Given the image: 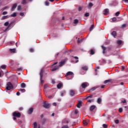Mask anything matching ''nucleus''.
Here are the masks:
<instances>
[{
	"label": "nucleus",
	"mask_w": 128,
	"mask_h": 128,
	"mask_svg": "<svg viewBox=\"0 0 128 128\" xmlns=\"http://www.w3.org/2000/svg\"><path fill=\"white\" fill-rule=\"evenodd\" d=\"M43 106L45 108H50V104L48 102H44Z\"/></svg>",
	"instance_id": "5"
},
{
	"label": "nucleus",
	"mask_w": 128,
	"mask_h": 128,
	"mask_svg": "<svg viewBox=\"0 0 128 128\" xmlns=\"http://www.w3.org/2000/svg\"><path fill=\"white\" fill-rule=\"evenodd\" d=\"M122 42L120 40H118L117 41V43L118 44H122Z\"/></svg>",
	"instance_id": "32"
},
{
	"label": "nucleus",
	"mask_w": 128,
	"mask_h": 128,
	"mask_svg": "<svg viewBox=\"0 0 128 128\" xmlns=\"http://www.w3.org/2000/svg\"><path fill=\"white\" fill-rule=\"evenodd\" d=\"M104 88V86L102 85L101 86V88Z\"/></svg>",
	"instance_id": "62"
},
{
	"label": "nucleus",
	"mask_w": 128,
	"mask_h": 128,
	"mask_svg": "<svg viewBox=\"0 0 128 128\" xmlns=\"http://www.w3.org/2000/svg\"><path fill=\"white\" fill-rule=\"evenodd\" d=\"M88 86V82H84V83H82V88H86V86Z\"/></svg>",
	"instance_id": "8"
},
{
	"label": "nucleus",
	"mask_w": 128,
	"mask_h": 128,
	"mask_svg": "<svg viewBox=\"0 0 128 128\" xmlns=\"http://www.w3.org/2000/svg\"><path fill=\"white\" fill-rule=\"evenodd\" d=\"M21 8H22V6H20V5L18 6V10H20Z\"/></svg>",
	"instance_id": "29"
},
{
	"label": "nucleus",
	"mask_w": 128,
	"mask_h": 128,
	"mask_svg": "<svg viewBox=\"0 0 128 128\" xmlns=\"http://www.w3.org/2000/svg\"><path fill=\"white\" fill-rule=\"evenodd\" d=\"M21 88H26V84L22 83L21 84Z\"/></svg>",
	"instance_id": "20"
},
{
	"label": "nucleus",
	"mask_w": 128,
	"mask_h": 128,
	"mask_svg": "<svg viewBox=\"0 0 128 128\" xmlns=\"http://www.w3.org/2000/svg\"><path fill=\"white\" fill-rule=\"evenodd\" d=\"M80 106H82V102H80L77 104V108H80Z\"/></svg>",
	"instance_id": "17"
},
{
	"label": "nucleus",
	"mask_w": 128,
	"mask_h": 128,
	"mask_svg": "<svg viewBox=\"0 0 128 128\" xmlns=\"http://www.w3.org/2000/svg\"><path fill=\"white\" fill-rule=\"evenodd\" d=\"M78 20L75 19L74 20V24H78Z\"/></svg>",
	"instance_id": "36"
},
{
	"label": "nucleus",
	"mask_w": 128,
	"mask_h": 128,
	"mask_svg": "<svg viewBox=\"0 0 128 128\" xmlns=\"http://www.w3.org/2000/svg\"><path fill=\"white\" fill-rule=\"evenodd\" d=\"M30 52H34V48H32L30 50Z\"/></svg>",
	"instance_id": "35"
},
{
	"label": "nucleus",
	"mask_w": 128,
	"mask_h": 128,
	"mask_svg": "<svg viewBox=\"0 0 128 128\" xmlns=\"http://www.w3.org/2000/svg\"><path fill=\"white\" fill-rule=\"evenodd\" d=\"M20 14L21 16H24V12H20Z\"/></svg>",
	"instance_id": "43"
},
{
	"label": "nucleus",
	"mask_w": 128,
	"mask_h": 128,
	"mask_svg": "<svg viewBox=\"0 0 128 128\" xmlns=\"http://www.w3.org/2000/svg\"><path fill=\"white\" fill-rule=\"evenodd\" d=\"M13 116H16L17 118H20V113L18 112H14L13 113Z\"/></svg>",
	"instance_id": "7"
},
{
	"label": "nucleus",
	"mask_w": 128,
	"mask_h": 128,
	"mask_svg": "<svg viewBox=\"0 0 128 128\" xmlns=\"http://www.w3.org/2000/svg\"><path fill=\"white\" fill-rule=\"evenodd\" d=\"M92 30H94V24H92L91 26V27L90 28V31L92 32Z\"/></svg>",
	"instance_id": "28"
},
{
	"label": "nucleus",
	"mask_w": 128,
	"mask_h": 128,
	"mask_svg": "<svg viewBox=\"0 0 128 128\" xmlns=\"http://www.w3.org/2000/svg\"><path fill=\"white\" fill-rule=\"evenodd\" d=\"M64 94H66V91H64L63 92H62L61 93H60V96H64Z\"/></svg>",
	"instance_id": "33"
},
{
	"label": "nucleus",
	"mask_w": 128,
	"mask_h": 128,
	"mask_svg": "<svg viewBox=\"0 0 128 128\" xmlns=\"http://www.w3.org/2000/svg\"><path fill=\"white\" fill-rule=\"evenodd\" d=\"M4 26H8V22H5Z\"/></svg>",
	"instance_id": "41"
},
{
	"label": "nucleus",
	"mask_w": 128,
	"mask_h": 128,
	"mask_svg": "<svg viewBox=\"0 0 128 128\" xmlns=\"http://www.w3.org/2000/svg\"><path fill=\"white\" fill-rule=\"evenodd\" d=\"M10 52L12 54H14V52H16V48L10 49Z\"/></svg>",
	"instance_id": "14"
},
{
	"label": "nucleus",
	"mask_w": 128,
	"mask_h": 128,
	"mask_svg": "<svg viewBox=\"0 0 128 128\" xmlns=\"http://www.w3.org/2000/svg\"><path fill=\"white\" fill-rule=\"evenodd\" d=\"M74 58H75L76 60H78V56H74Z\"/></svg>",
	"instance_id": "59"
},
{
	"label": "nucleus",
	"mask_w": 128,
	"mask_h": 128,
	"mask_svg": "<svg viewBox=\"0 0 128 128\" xmlns=\"http://www.w3.org/2000/svg\"><path fill=\"white\" fill-rule=\"evenodd\" d=\"M0 68L3 70H5V68H6V65H2Z\"/></svg>",
	"instance_id": "25"
},
{
	"label": "nucleus",
	"mask_w": 128,
	"mask_h": 128,
	"mask_svg": "<svg viewBox=\"0 0 128 128\" xmlns=\"http://www.w3.org/2000/svg\"><path fill=\"white\" fill-rule=\"evenodd\" d=\"M53 106H56V103L54 102L53 103Z\"/></svg>",
	"instance_id": "54"
},
{
	"label": "nucleus",
	"mask_w": 128,
	"mask_h": 128,
	"mask_svg": "<svg viewBox=\"0 0 128 128\" xmlns=\"http://www.w3.org/2000/svg\"><path fill=\"white\" fill-rule=\"evenodd\" d=\"M100 69V67H96V69H95V70L96 72L97 70H99Z\"/></svg>",
	"instance_id": "58"
},
{
	"label": "nucleus",
	"mask_w": 128,
	"mask_h": 128,
	"mask_svg": "<svg viewBox=\"0 0 128 128\" xmlns=\"http://www.w3.org/2000/svg\"><path fill=\"white\" fill-rule=\"evenodd\" d=\"M65 62H66L64 61H62L61 62H60L58 66L52 69L51 70H52V72H54V70H58V68H61V66H64V64Z\"/></svg>",
	"instance_id": "1"
},
{
	"label": "nucleus",
	"mask_w": 128,
	"mask_h": 128,
	"mask_svg": "<svg viewBox=\"0 0 128 128\" xmlns=\"http://www.w3.org/2000/svg\"><path fill=\"white\" fill-rule=\"evenodd\" d=\"M8 8V6H5L4 7L2 10H6V8Z\"/></svg>",
	"instance_id": "56"
},
{
	"label": "nucleus",
	"mask_w": 128,
	"mask_h": 128,
	"mask_svg": "<svg viewBox=\"0 0 128 128\" xmlns=\"http://www.w3.org/2000/svg\"><path fill=\"white\" fill-rule=\"evenodd\" d=\"M82 70H88V68L86 66H84L82 68Z\"/></svg>",
	"instance_id": "21"
},
{
	"label": "nucleus",
	"mask_w": 128,
	"mask_h": 128,
	"mask_svg": "<svg viewBox=\"0 0 128 128\" xmlns=\"http://www.w3.org/2000/svg\"><path fill=\"white\" fill-rule=\"evenodd\" d=\"M27 2H28L27 0H23L22 2V4H26Z\"/></svg>",
	"instance_id": "23"
},
{
	"label": "nucleus",
	"mask_w": 128,
	"mask_h": 128,
	"mask_svg": "<svg viewBox=\"0 0 128 128\" xmlns=\"http://www.w3.org/2000/svg\"><path fill=\"white\" fill-rule=\"evenodd\" d=\"M98 104H100L102 102V99L100 98H98L97 100Z\"/></svg>",
	"instance_id": "22"
},
{
	"label": "nucleus",
	"mask_w": 128,
	"mask_h": 128,
	"mask_svg": "<svg viewBox=\"0 0 128 128\" xmlns=\"http://www.w3.org/2000/svg\"><path fill=\"white\" fill-rule=\"evenodd\" d=\"M102 126L104 128H108V125H106V124H103Z\"/></svg>",
	"instance_id": "39"
},
{
	"label": "nucleus",
	"mask_w": 128,
	"mask_h": 128,
	"mask_svg": "<svg viewBox=\"0 0 128 128\" xmlns=\"http://www.w3.org/2000/svg\"><path fill=\"white\" fill-rule=\"evenodd\" d=\"M52 82L54 84L56 82L54 81V80H52Z\"/></svg>",
	"instance_id": "49"
},
{
	"label": "nucleus",
	"mask_w": 128,
	"mask_h": 128,
	"mask_svg": "<svg viewBox=\"0 0 128 128\" xmlns=\"http://www.w3.org/2000/svg\"><path fill=\"white\" fill-rule=\"evenodd\" d=\"M92 98V95L91 94V95H90V96H88L86 97V100H88V98Z\"/></svg>",
	"instance_id": "26"
},
{
	"label": "nucleus",
	"mask_w": 128,
	"mask_h": 128,
	"mask_svg": "<svg viewBox=\"0 0 128 128\" xmlns=\"http://www.w3.org/2000/svg\"><path fill=\"white\" fill-rule=\"evenodd\" d=\"M122 70H124V67L122 66Z\"/></svg>",
	"instance_id": "64"
},
{
	"label": "nucleus",
	"mask_w": 128,
	"mask_h": 128,
	"mask_svg": "<svg viewBox=\"0 0 128 128\" xmlns=\"http://www.w3.org/2000/svg\"><path fill=\"white\" fill-rule=\"evenodd\" d=\"M92 6H94V4H92V3L90 2V3L88 4V8H92Z\"/></svg>",
	"instance_id": "16"
},
{
	"label": "nucleus",
	"mask_w": 128,
	"mask_h": 128,
	"mask_svg": "<svg viewBox=\"0 0 128 128\" xmlns=\"http://www.w3.org/2000/svg\"><path fill=\"white\" fill-rule=\"evenodd\" d=\"M62 84L59 83L58 85H57V88H62Z\"/></svg>",
	"instance_id": "15"
},
{
	"label": "nucleus",
	"mask_w": 128,
	"mask_h": 128,
	"mask_svg": "<svg viewBox=\"0 0 128 128\" xmlns=\"http://www.w3.org/2000/svg\"><path fill=\"white\" fill-rule=\"evenodd\" d=\"M110 10H108V9L106 8L103 11V14H104V16H107V14H108Z\"/></svg>",
	"instance_id": "6"
},
{
	"label": "nucleus",
	"mask_w": 128,
	"mask_h": 128,
	"mask_svg": "<svg viewBox=\"0 0 128 128\" xmlns=\"http://www.w3.org/2000/svg\"><path fill=\"white\" fill-rule=\"evenodd\" d=\"M62 128H68V125H65L63 126Z\"/></svg>",
	"instance_id": "42"
},
{
	"label": "nucleus",
	"mask_w": 128,
	"mask_h": 128,
	"mask_svg": "<svg viewBox=\"0 0 128 128\" xmlns=\"http://www.w3.org/2000/svg\"><path fill=\"white\" fill-rule=\"evenodd\" d=\"M119 15H120V12H116V14H115V16H118Z\"/></svg>",
	"instance_id": "34"
},
{
	"label": "nucleus",
	"mask_w": 128,
	"mask_h": 128,
	"mask_svg": "<svg viewBox=\"0 0 128 128\" xmlns=\"http://www.w3.org/2000/svg\"><path fill=\"white\" fill-rule=\"evenodd\" d=\"M94 108H96V106H92L90 107V110L92 111L93 110H94Z\"/></svg>",
	"instance_id": "13"
},
{
	"label": "nucleus",
	"mask_w": 128,
	"mask_h": 128,
	"mask_svg": "<svg viewBox=\"0 0 128 128\" xmlns=\"http://www.w3.org/2000/svg\"><path fill=\"white\" fill-rule=\"evenodd\" d=\"M71 76V78H68V80H72V78H74V72H68L66 74V76Z\"/></svg>",
	"instance_id": "4"
},
{
	"label": "nucleus",
	"mask_w": 128,
	"mask_h": 128,
	"mask_svg": "<svg viewBox=\"0 0 128 128\" xmlns=\"http://www.w3.org/2000/svg\"><path fill=\"white\" fill-rule=\"evenodd\" d=\"M112 82V80H106L104 82V84H108V82Z\"/></svg>",
	"instance_id": "18"
},
{
	"label": "nucleus",
	"mask_w": 128,
	"mask_h": 128,
	"mask_svg": "<svg viewBox=\"0 0 128 128\" xmlns=\"http://www.w3.org/2000/svg\"><path fill=\"white\" fill-rule=\"evenodd\" d=\"M112 22H116V18L114 17L112 18Z\"/></svg>",
	"instance_id": "38"
},
{
	"label": "nucleus",
	"mask_w": 128,
	"mask_h": 128,
	"mask_svg": "<svg viewBox=\"0 0 128 128\" xmlns=\"http://www.w3.org/2000/svg\"><path fill=\"white\" fill-rule=\"evenodd\" d=\"M8 14V12H2V14L4 15V14Z\"/></svg>",
	"instance_id": "45"
},
{
	"label": "nucleus",
	"mask_w": 128,
	"mask_h": 128,
	"mask_svg": "<svg viewBox=\"0 0 128 128\" xmlns=\"http://www.w3.org/2000/svg\"><path fill=\"white\" fill-rule=\"evenodd\" d=\"M49 5H50V2H48V1H46L45 6H48Z\"/></svg>",
	"instance_id": "27"
},
{
	"label": "nucleus",
	"mask_w": 128,
	"mask_h": 128,
	"mask_svg": "<svg viewBox=\"0 0 128 128\" xmlns=\"http://www.w3.org/2000/svg\"><path fill=\"white\" fill-rule=\"evenodd\" d=\"M84 16L86 17H88V16H90V13L87 12V13L85 14Z\"/></svg>",
	"instance_id": "37"
},
{
	"label": "nucleus",
	"mask_w": 128,
	"mask_h": 128,
	"mask_svg": "<svg viewBox=\"0 0 128 128\" xmlns=\"http://www.w3.org/2000/svg\"><path fill=\"white\" fill-rule=\"evenodd\" d=\"M70 94L72 96H74V90H70Z\"/></svg>",
	"instance_id": "12"
},
{
	"label": "nucleus",
	"mask_w": 128,
	"mask_h": 128,
	"mask_svg": "<svg viewBox=\"0 0 128 128\" xmlns=\"http://www.w3.org/2000/svg\"><path fill=\"white\" fill-rule=\"evenodd\" d=\"M78 10H82V8L81 7L78 8Z\"/></svg>",
	"instance_id": "63"
},
{
	"label": "nucleus",
	"mask_w": 128,
	"mask_h": 128,
	"mask_svg": "<svg viewBox=\"0 0 128 128\" xmlns=\"http://www.w3.org/2000/svg\"><path fill=\"white\" fill-rule=\"evenodd\" d=\"M58 64V62H55L52 64V66H54V64Z\"/></svg>",
	"instance_id": "57"
},
{
	"label": "nucleus",
	"mask_w": 128,
	"mask_h": 128,
	"mask_svg": "<svg viewBox=\"0 0 128 128\" xmlns=\"http://www.w3.org/2000/svg\"><path fill=\"white\" fill-rule=\"evenodd\" d=\"M20 92H26V90L24 89H20Z\"/></svg>",
	"instance_id": "30"
},
{
	"label": "nucleus",
	"mask_w": 128,
	"mask_h": 128,
	"mask_svg": "<svg viewBox=\"0 0 128 128\" xmlns=\"http://www.w3.org/2000/svg\"><path fill=\"white\" fill-rule=\"evenodd\" d=\"M122 26V28H126V24H123Z\"/></svg>",
	"instance_id": "53"
},
{
	"label": "nucleus",
	"mask_w": 128,
	"mask_h": 128,
	"mask_svg": "<svg viewBox=\"0 0 128 128\" xmlns=\"http://www.w3.org/2000/svg\"><path fill=\"white\" fill-rule=\"evenodd\" d=\"M111 34L114 36V38H116V31H114L112 32Z\"/></svg>",
	"instance_id": "11"
},
{
	"label": "nucleus",
	"mask_w": 128,
	"mask_h": 128,
	"mask_svg": "<svg viewBox=\"0 0 128 128\" xmlns=\"http://www.w3.org/2000/svg\"><path fill=\"white\" fill-rule=\"evenodd\" d=\"M20 92H16V96H20Z\"/></svg>",
	"instance_id": "60"
},
{
	"label": "nucleus",
	"mask_w": 128,
	"mask_h": 128,
	"mask_svg": "<svg viewBox=\"0 0 128 128\" xmlns=\"http://www.w3.org/2000/svg\"><path fill=\"white\" fill-rule=\"evenodd\" d=\"M17 6H18V4H14L12 6V9H11L12 12H14V9L16 8Z\"/></svg>",
	"instance_id": "9"
},
{
	"label": "nucleus",
	"mask_w": 128,
	"mask_h": 128,
	"mask_svg": "<svg viewBox=\"0 0 128 128\" xmlns=\"http://www.w3.org/2000/svg\"><path fill=\"white\" fill-rule=\"evenodd\" d=\"M90 54H94V52L93 50H90Z\"/></svg>",
	"instance_id": "40"
},
{
	"label": "nucleus",
	"mask_w": 128,
	"mask_h": 128,
	"mask_svg": "<svg viewBox=\"0 0 128 128\" xmlns=\"http://www.w3.org/2000/svg\"><path fill=\"white\" fill-rule=\"evenodd\" d=\"M19 110H24V108H19Z\"/></svg>",
	"instance_id": "61"
},
{
	"label": "nucleus",
	"mask_w": 128,
	"mask_h": 128,
	"mask_svg": "<svg viewBox=\"0 0 128 128\" xmlns=\"http://www.w3.org/2000/svg\"><path fill=\"white\" fill-rule=\"evenodd\" d=\"M119 112H122V108H119Z\"/></svg>",
	"instance_id": "48"
},
{
	"label": "nucleus",
	"mask_w": 128,
	"mask_h": 128,
	"mask_svg": "<svg viewBox=\"0 0 128 128\" xmlns=\"http://www.w3.org/2000/svg\"><path fill=\"white\" fill-rule=\"evenodd\" d=\"M123 2H126L127 4H128V0H123Z\"/></svg>",
	"instance_id": "51"
},
{
	"label": "nucleus",
	"mask_w": 128,
	"mask_h": 128,
	"mask_svg": "<svg viewBox=\"0 0 128 128\" xmlns=\"http://www.w3.org/2000/svg\"><path fill=\"white\" fill-rule=\"evenodd\" d=\"M44 69H42L40 72V80L42 84H44V81L42 80V76H44Z\"/></svg>",
	"instance_id": "3"
},
{
	"label": "nucleus",
	"mask_w": 128,
	"mask_h": 128,
	"mask_svg": "<svg viewBox=\"0 0 128 128\" xmlns=\"http://www.w3.org/2000/svg\"><path fill=\"white\" fill-rule=\"evenodd\" d=\"M102 48L103 50L102 53L105 54L106 52L104 51L106 50V48L104 46H102Z\"/></svg>",
	"instance_id": "19"
},
{
	"label": "nucleus",
	"mask_w": 128,
	"mask_h": 128,
	"mask_svg": "<svg viewBox=\"0 0 128 128\" xmlns=\"http://www.w3.org/2000/svg\"><path fill=\"white\" fill-rule=\"evenodd\" d=\"M6 18H8V16H4L2 18V20H6Z\"/></svg>",
	"instance_id": "46"
},
{
	"label": "nucleus",
	"mask_w": 128,
	"mask_h": 128,
	"mask_svg": "<svg viewBox=\"0 0 128 128\" xmlns=\"http://www.w3.org/2000/svg\"><path fill=\"white\" fill-rule=\"evenodd\" d=\"M48 88V85L45 84L44 86V88Z\"/></svg>",
	"instance_id": "44"
},
{
	"label": "nucleus",
	"mask_w": 128,
	"mask_h": 128,
	"mask_svg": "<svg viewBox=\"0 0 128 128\" xmlns=\"http://www.w3.org/2000/svg\"><path fill=\"white\" fill-rule=\"evenodd\" d=\"M115 122H116V124H118V122H119L118 120H116Z\"/></svg>",
	"instance_id": "52"
},
{
	"label": "nucleus",
	"mask_w": 128,
	"mask_h": 128,
	"mask_svg": "<svg viewBox=\"0 0 128 128\" xmlns=\"http://www.w3.org/2000/svg\"><path fill=\"white\" fill-rule=\"evenodd\" d=\"M12 84L10 82H8L6 84V90H10L12 89Z\"/></svg>",
	"instance_id": "2"
},
{
	"label": "nucleus",
	"mask_w": 128,
	"mask_h": 128,
	"mask_svg": "<svg viewBox=\"0 0 128 128\" xmlns=\"http://www.w3.org/2000/svg\"><path fill=\"white\" fill-rule=\"evenodd\" d=\"M74 114H78V110H76L75 112H74Z\"/></svg>",
	"instance_id": "47"
},
{
	"label": "nucleus",
	"mask_w": 128,
	"mask_h": 128,
	"mask_svg": "<svg viewBox=\"0 0 128 128\" xmlns=\"http://www.w3.org/2000/svg\"><path fill=\"white\" fill-rule=\"evenodd\" d=\"M88 102H94V100H88Z\"/></svg>",
	"instance_id": "50"
},
{
	"label": "nucleus",
	"mask_w": 128,
	"mask_h": 128,
	"mask_svg": "<svg viewBox=\"0 0 128 128\" xmlns=\"http://www.w3.org/2000/svg\"><path fill=\"white\" fill-rule=\"evenodd\" d=\"M10 16H12V17L16 16V12L13 13L12 14L10 15Z\"/></svg>",
	"instance_id": "24"
},
{
	"label": "nucleus",
	"mask_w": 128,
	"mask_h": 128,
	"mask_svg": "<svg viewBox=\"0 0 128 128\" xmlns=\"http://www.w3.org/2000/svg\"><path fill=\"white\" fill-rule=\"evenodd\" d=\"M83 124L84 126H87L88 122H86V120H83Z\"/></svg>",
	"instance_id": "31"
},
{
	"label": "nucleus",
	"mask_w": 128,
	"mask_h": 128,
	"mask_svg": "<svg viewBox=\"0 0 128 128\" xmlns=\"http://www.w3.org/2000/svg\"><path fill=\"white\" fill-rule=\"evenodd\" d=\"M32 112H34V108H30L28 110V114H30Z\"/></svg>",
	"instance_id": "10"
},
{
	"label": "nucleus",
	"mask_w": 128,
	"mask_h": 128,
	"mask_svg": "<svg viewBox=\"0 0 128 128\" xmlns=\"http://www.w3.org/2000/svg\"><path fill=\"white\" fill-rule=\"evenodd\" d=\"M22 70V68H18V70Z\"/></svg>",
	"instance_id": "55"
}]
</instances>
